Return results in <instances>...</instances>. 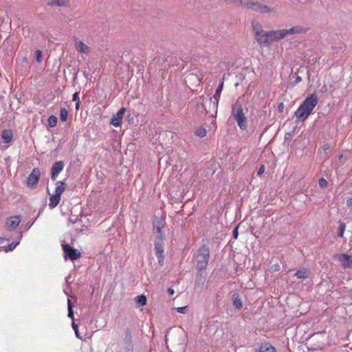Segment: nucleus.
Returning <instances> with one entry per match:
<instances>
[{"instance_id": "b1692460", "label": "nucleus", "mask_w": 352, "mask_h": 352, "mask_svg": "<svg viewBox=\"0 0 352 352\" xmlns=\"http://www.w3.org/2000/svg\"><path fill=\"white\" fill-rule=\"evenodd\" d=\"M66 187V184L65 182L63 181H58L56 183V189H55V193L56 195H58L59 196H61L62 193L64 192Z\"/></svg>"}, {"instance_id": "7c9ffc66", "label": "nucleus", "mask_w": 352, "mask_h": 352, "mask_svg": "<svg viewBox=\"0 0 352 352\" xmlns=\"http://www.w3.org/2000/svg\"><path fill=\"white\" fill-rule=\"evenodd\" d=\"M246 0H226L227 3H234L236 6H244Z\"/></svg>"}, {"instance_id": "c756f323", "label": "nucleus", "mask_w": 352, "mask_h": 352, "mask_svg": "<svg viewBox=\"0 0 352 352\" xmlns=\"http://www.w3.org/2000/svg\"><path fill=\"white\" fill-rule=\"evenodd\" d=\"M345 228H346L345 223H342V222H340V225L338 227V230H339L338 236H339L342 237L344 236Z\"/></svg>"}, {"instance_id": "79ce46f5", "label": "nucleus", "mask_w": 352, "mask_h": 352, "mask_svg": "<svg viewBox=\"0 0 352 352\" xmlns=\"http://www.w3.org/2000/svg\"><path fill=\"white\" fill-rule=\"evenodd\" d=\"M169 295L172 296L174 294V289L172 288H168L167 290Z\"/></svg>"}, {"instance_id": "c9c22d12", "label": "nucleus", "mask_w": 352, "mask_h": 352, "mask_svg": "<svg viewBox=\"0 0 352 352\" xmlns=\"http://www.w3.org/2000/svg\"><path fill=\"white\" fill-rule=\"evenodd\" d=\"M264 172H265V166L261 165L258 170L257 175L261 176L263 174Z\"/></svg>"}, {"instance_id": "1a4fd4ad", "label": "nucleus", "mask_w": 352, "mask_h": 352, "mask_svg": "<svg viewBox=\"0 0 352 352\" xmlns=\"http://www.w3.org/2000/svg\"><path fill=\"white\" fill-rule=\"evenodd\" d=\"M333 258L341 263L344 269H352V256L346 254H336Z\"/></svg>"}, {"instance_id": "9b49d317", "label": "nucleus", "mask_w": 352, "mask_h": 352, "mask_svg": "<svg viewBox=\"0 0 352 352\" xmlns=\"http://www.w3.org/2000/svg\"><path fill=\"white\" fill-rule=\"evenodd\" d=\"M223 87V82H221L215 90V93L212 98H210V104L214 111L215 114L217 113L219 100L220 99L221 93Z\"/></svg>"}, {"instance_id": "20e7f679", "label": "nucleus", "mask_w": 352, "mask_h": 352, "mask_svg": "<svg viewBox=\"0 0 352 352\" xmlns=\"http://www.w3.org/2000/svg\"><path fill=\"white\" fill-rule=\"evenodd\" d=\"M244 6L248 9L261 14H266L271 12H276L277 10L275 7L270 8L258 0H246L244 3Z\"/></svg>"}, {"instance_id": "4c0bfd02", "label": "nucleus", "mask_w": 352, "mask_h": 352, "mask_svg": "<svg viewBox=\"0 0 352 352\" xmlns=\"http://www.w3.org/2000/svg\"><path fill=\"white\" fill-rule=\"evenodd\" d=\"M346 206L348 208L352 209V198H348L346 200Z\"/></svg>"}, {"instance_id": "ddd939ff", "label": "nucleus", "mask_w": 352, "mask_h": 352, "mask_svg": "<svg viewBox=\"0 0 352 352\" xmlns=\"http://www.w3.org/2000/svg\"><path fill=\"white\" fill-rule=\"evenodd\" d=\"M73 298H75L74 296H72L70 295L68 296V297H67V309H68L67 316L72 320V328L74 329V330L75 331V334H76V337H78V325L75 323V322L74 320V311H73V306H72V301H71V299Z\"/></svg>"}, {"instance_id": "aec40b11", "label": "nucleus", "mask_w": 352, "mask_h": 352, "mask_svg": "<svg viewBox=\"0 0 352 352\" xmlns=\"http://www.w3.org/2000/svg\"><path fill=\"white\" fill-rule=\"evenodd\" d=\"M60 200V196L54 194L50 197L49 208L53 209L58 206Z\"/></svg>"}, {"instance_id": "423d86ee", "label": "nucleus", "mask_w": 352, "mask_h": 352, "mask_svg": "<svg viewBox=\"0 0 352 352\" xmlns=\"http://www.w3.org/2000/svg\"><path fill=\"white\" fill-rule=\"evenodd\" d=\"M164 241H163L162 238L160 236L159 238H155L154 241L155 245V254L157 258L158 264L160 266L164 265Z\"/></svg>"}, {"instance_id": "ea45409f", "label": "nucleus", "mask_w": 352, "mask_h": 352, "mask_svg": "<svg viewBox=\"0 0 352 352\" xmlns=\"http://www.w3.org/2000/svg\"><path fill=\"white\" fill-rule=\"evenodd\" d=\"M283 108H284V104L283 102H280L278 106V109L279 111H280V112L283 111Z\"/></svg>"}, {"instance_id": "412c9836", "label": "nucleus", "mask_w": 352, "mask_h": 352, "mask_svg": "<svg viewBox=\"0 0 352 352\" xmlns=\"http://www.w3.org/2000/svg\"><path fill=\"white\" fill-rule=\"evenodd\" d=\"M22 238V232H19L18 236H16V241L10 243L8 246L5 247V252H11L19 244L20 242L21 239Z\"/></svg>"}, {"instance_id": "f3484780", "label": "nucleus", "mask_w": 352, "mask_h": 352, "mask_svg": "<svg viewBox=\"0 0 352 352\" xmlns=\"http://www.w3.org/2000/svg\"><path fill=\"white\" fill-rule=\"evenodd\" d=\"M256 352H277V351L270 342H264L258 345Z\"/></svg>"}, {"instance_id": "0eeeda50", "label": "nucleus", "mask_w": 352, "mask_h": 352, "mask_svg": "<svg viewBox=\"0 0 352 352\" xmlns=\"http://www.w3.org/2000/svg\"><path fill=\"white\" fill-rule=\"evenodd\" d=\"M65 258L74 261L80 257L81 253L78 250L70 246L69 244H62Z\"/></svg>"}, {"instance_id": "2f4dec72", "label": "nucleus", "mask_w": 352, "mask_h": 352, "mask_svg": "<svg viewBox=\"0 0 352 352\" xmlns=\"http://www.w3.org/2000/svg\"><path fill=\"white\" fill-rule=\"evenodd\" d=\"M318 184L321 188H324L327 187V182L324 178L322 177V178L319 179Z\"/></svg>"}, {"instance_id": "393cba45", "label": "nucleus", "mask_w": 352, "mask_h": 352, "mask_svg": "<svg viewBox=\"0 0 352 352\" xmlns=\"http://www.w3.org/2000/svg\"><path fill=\"white\" fill-rule=\"evenodd\" d=\"M146 298L144 295H140L135 298V302L140 306H143L146 304Z\"/></svg>"}, {"instance_id": "f8f14e48", "label": "nucleus", "mask_w": 352, "mask_h": 352, "mask_svg": "<svg viewBox=\"0 0 352 352\" xmlns=\"http://www.w3.org/2000/svg\"><path fill=\"white\" fill-rule=\"evenodd\" d=\"M21 222V217L15 215L8 217L6 221L5 228L7 230L12 231L15 230Z\"/></svg>"}, {"instance_id": "7ed1b4c3", "label": "nucleus", "mask_w": 352, "mask_h": 352, "mask_svg": "<svg viewBox=\"0 0 352 352\" xmlns=\"http://www.w3.org/2000/svg\"><path fill=\"white\" fill-rule=\"evenodd\" d=\"M210 258L209 248L201 245L194 254L196 268L199 270H206Z\"/></svg>"}, {"instance_id": "6ab92c4d", "label": "nucleus", "mask_w": 352, "mask_h": 352, "mask_svg": "<svg viewBox=\"0 0 352 352\" xmlns=\"http://www.w3.org/2000/svg\"><path fill=\"white\" fill-rule=\"evenodd\" d=\"M309 271L304 267L297 270L294 276L299 279H305L309 277Z\"/></svg>"}, {"instance_id": "f257e3e1", "label": "nucleus", "mask_w": 352, "mask_h": 352, "mask_svg": "<svg viewBox=\"0 0 352 352\" xmlns=\"http://www.w3.org/2000/svg\"><path fill=\"white\" fill-rule=\"evenodd\" d=\"M318 103L316 94H312L305 98L294 113L298 120L305 121L311 115Z\"/></svg>"}, {"instance_id": "a878e982", "label": "nucleus", "mask_w": 352, "mask_h": 352, "mask_svg": "<svg viewBox=\"0 0 352 352\" xmlns=\"http://www.w3.org/2000/svg\"><path fill=\"white\" fill-rule=\"evenodd\" d=\"M68 111L65 108H61L60 110V118L61 121L65 122L67 120Z\"/></svg>"}, {"instance_id": "473e14b6", "label": "nucleus", "mask_w": 352, "mask_h": 352, "mask_svg": "<svg viewBox=\"0 0 352 352\" xmlns=\"http://www.w3.org/2000/svg\"><path fill=\"white\" fill-rule=\"evenodd\" d=\"M35 55H36V60L38 62V63H40L41 61V58H42V52L41 50H37L36 52H35Z\"/></svg>"}, {"instance_id": "c85d7f7f", "label": "nucleus", "mask_w": 352, "mask_h": 352, "mask_svg": "<svg viewBox=\"0 0 352 352\" xmlns=\"http://www.w3.org/2000/svg\"><path fill=\"white\" fill-rule=\"evenodd\" d=\"M48 123L51 127H54L57 124V118L55 116H50L48 118Z\"/></svg>"}, {"instance_id": "a211bd4d", "label": "nucleus", "mask_w": 352, "mask_h": 352, "mask_svg": "<svg viewBox=\"0 0 352 352\" xmlns=\"http://www.w3.org/2000/svg\"><path fill=\"white\" fill-rule=\"evenodd\" d=\"M13 138L12 131L10 129H5L1 133V140L3 143H10Z\"/></svg>"}, {"instance_id": "e433bc0d", "label": "nucleus", "mask_w": 352, "mask_h": 352, "mask_svg": "<svg viewBox=\"0 0 352 352\" xmlns=\"http://www.w3.org/2000/svg\"><path fill=\"white\" fill-rule=\"evenodd\" d=\"M72 100L76 102H80V98H79V96H78V92H76L73 94L72 96Z\"/></svg>"}, {"instance_id": "39448f33", "label": "nucleus", "mask_w": 352, "mask_h": 352, "mask_svg": "<svg viewBox=\"0 0 352 352\" xmlns=\"http://www.w3.org/2000/svg\"><path fill=\"white\" fill-rule=\"evenodd\" d=\"M232 115L241 129H245L247 127V118L243 113L242 104L239 101L233 104Z\"/></svg>"}, {"instance_id": "2eb2a0df", "label": "nucleus", "mask_w": 352, "mask_h": 352, "mask_svg": "<svg viewBox=\"0 0 352 352\" xmlns=\"http://www.w3.org/2000/svg\"><path fill=\"white\" fill-rule=\"evenodd\" d=\"M305 30H304L302 27L300 26H295L293 27L289 30H279V38L280 39L285 38L287 34H299L305 32Z\"/></svg>"}, {"instance_id": "cd10ccee", "label": "nucleus", "mask_w": 352, "mask_h": 352, "mask_svg": "<svg viewBox=\"0 0 352 352\" xmlns=\"http://www.w3.org/2000/svg\"><path fill=\"white\" fill-rule=\"evenodd\" d=\"M195 133L197 136L203 138L206 135V130L204 128L199 127L195 130Z\"/></svg>"}, {"instance_id": "4468645a", "label": "nucleus", "mask_w": 352, "mask_h": 352, "mask_svg": "<svg viewBox=\"0 0 352 352\" xmlns=\"http://www.w3.org/2000/svg\"><path fill=\"white\" fill-rule=\"evenodd\" d=\"M65 167V164L63 161L56 162L51 169V179L52 181H56L58 175L63 171Z\"/></svg>"}, {"instance_id": "5701e85b", "label": "nucleus", "mask_w": 352, "mask_h": 352, "mask_svg": "<svg viewBox=\"0 0 352 352\" xmlns=\"http://www.w3.org/2000/svg\"><path fill=\"white\" fill-rule=\"evenodd\" d=\"M48 5L50 6L67 7L69 6V0H50Z\"/></svg>"}, {"instance_id": "37998d69", "label": "nucleus", "mask_w": 352, "mask_h": 352, "mask_svg": "<svg viewBox=\"0 0 352 352\" xmlns=\"http://www.w3.org/2000/svg\"><path fill=\"white\" fill-rule=\"evenodd\" d=\"M302 80V78L300 76H297L295 80V83L297 84L300 82Z\"/></svg>"}, {"instance_id": "bb28decb", "label": "nucleus", "mask_w": 352, "mask_h": 352, "mask_svg": "<svg viewBox=\"0 0 352 352\" xmlns=\"http://www.w3.org/2000/svg\"><path fill=\"white\" fill-rule=\"evenodd\" d=\"M233 305L237 309H241L243 307L242 300L239 297H235L233 300Z\"/></svg>"}, {"instance_id": "a18cd8bd", "label": "nucleus", "mask_w": 352, "mask_h": 352, "mask_svg": "<svg viewBox=\"0 0 352 352\" xmlns=\"http://www.w3.org/2000/svg\"><path fill=\"white\" fill-rule=\"evenodd\" d=\"M342 157V155L339 156V159H341Z\"/></svg>"}, {"instance_id": "dca6fc26", "label": "nucleus", "mask_w": 352, "mask_h": 352, "mask_svg": "<svg viewBox=\"0 0 352 352\" xmlns=\"http://www.w3.org/2000/svg\"><path fill=\"white\" fill-rule=\"evenodd\" d=\"M126 111V109L124 107H122L116 115H113L111 119L110 123L118 127L121 125L122 120L123 119L124 114Z\"/></svg>"}, {"instance_id": "4be33fe9", "label": "nucleus", "mask_w": 352, "mask_h": 352, "mask_svg": "<svg viewBox=\"0 0 352 352\" xmlns=\"http://www.w3.org/2000/svg\"><path fill=\"white\" fill-rule=\"evenodd\" d=\"M76 50L78 52L80 53L89 54L90 52V47L82 41L77 43Z\"/></svg>"}, {"instance_id": "f704fd0d", "label": "nucleus", "mask_w": 352, "mask_h": 352, "mask_svg": "<svg viewBox=\"0 0 352 352\" xmlns=\"http://www.w3.org/2000/svg\"><path fill=\"white\" fill-rule=\"evenodd\" d=\"M131 330L127 328L126 329V339L129 341V342H131Z\"/></svg>"}, {"instance_id": "72a5a7b5", "label": "nucleus", "mask_w": 352, "mask_h": 352, "mask_svg": "<svg viewBox=\"0 0 352 352\" xmlns=\"http://www.w3.org/2000/svg\"><path fill=\"white\" fill-rule=\"evenodd\" d=\"M176 310L179 314H186L187 311V307H181L176 308Z\"/></svg>"}, {"instance_id": "6e6552de", "label": "nucleus", "mask_w": 352, "mask_h": 352, "mask_svg": "<svg viewBox=\"0 0 352 352\" xmlns=\"http://www.w3.org/2000/svg\"><path fill=\"white\" fill-rule=\"evenodd\" d=\"M41 176L40 170L38 168H34L27 179V186L31 188H35Z\"/></svg>"}, {"instance_id": "f03ea898", "label": "nucleus", "mask_w": 352, "mask_h": 352, "mask_svg": "<svg viewBox=\"0 0 352 352\" xmlns=\"http://www.w3.org/2000/svg\"><path fill=\"white\" fill-rule=\"evenodd\" d=\"M253 29L255 38L260 45H268L272 41L280 39L278 30L265 32L263 30L257 29L254 25H253Z\"/></svg>"}, {"instance_id": "9d476101", "label": "nucleus", "mask_w": 352, "mask_h": 352, "mask_svg": "<svg viewBox=\"0 0 352 352\" xmlns=\"http://www.w3.org/2000/svg\"><path fill=\"white\" fill-rule=\"evenodd\" d=\"M153 232L156 235L155 238L162 237L164 241V235L162 233V228H164L165 222L162 219H157L153 221Z\"/></svg>"}, {"instance_id": "a19ab883", "label": "nucleus", "mask_w": 352, "mask_h": 352, "mask_svg": "<svg viewBox=\"0 0 352 352\" xmlns=\"http://www.w3.org/2000/svg\"><path fill=\"white\" fill-rule=\"evenodd\" d=\"M36 219H37V217L34 218L32 220V221H30V223L28 225V229H29L34 224V223L36 221Z\"/></svg>"}, {"instance_id": "c03bdc74", "label": "nucleus", "mask_w": 352, "mask_h": 352, "mask_svg": "<svg viewBox=\"0 0 352 352\" xmlns=\"http://www.w3.org/2000/svg\"><path fill=\"white\" fill-rule=\"evenodd\" d=\"M79 107H80V102H76L75 108L76 110H78L79 109Z\"/></svg>"}, {"instance_id": "58836bf2", "label": "nucleus", "mask_w": 352, "mask_h": 352, "mask_svg": "<svg viewBox=\"0 0 352 352\" xmlns=\"http://www.w3.org/2000/svg\"><path fill=\"white\" fill-rule=\"evenodd\" d=\"M238 226H236L233 230V237L236 239L238 237Z\"/></svg>"}]
</instances>
